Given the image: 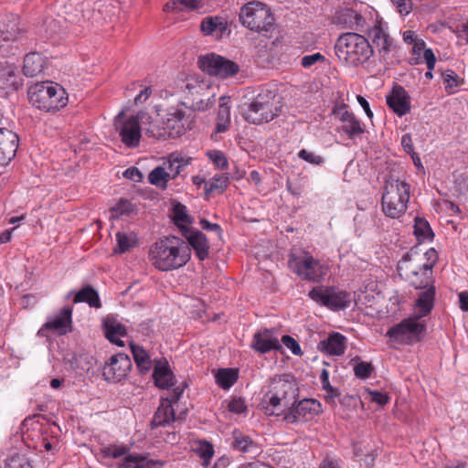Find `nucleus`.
I'll use <instances>...</instances> for the list:
<instances>
[{"instance_id":"obj_37","label":"nucleus","mask_w":468,"mask_h":468,"mask_svg":"<svg viewBox=\"0 0 468 468\" xmlns=\"http://www.w3.org/2000/svg\"><path fill=\"white\" fill-rule=\"evenodd\" d=\"M131 351L140 372H149L152 368V359L146 350L138 345L131 344Z\"/></svg>"},{"instance_id":"obj_23","label":"nucleus","mask_w":468,"mask_h":468,"mask_svg":"<svg viewBox=\"0 0 468 468\" xmlns=\"http://www.w3.org/2000/svg\"><path fill=\"white\" fill-rule=\"evenodd\" d=\"M340 130L349 138L360 136L365 133L364 124L351 112L346 110V105L339 112Z\"/></svg>"},{"instance_id":"obj_6","label":"nucleus","mask_w":468,"mask_h":468,"mask_svg":"<svg viewBox=\"0 0 468 468\" xmlns=\"http://www.w3.org/2000/svg\"><path fill=\"white\" fill-rule=\"evenodd\" d=\"M30 103L45 112H57L68 103L65 89L52 82H41L31 86L28 90Z\"/></svg>"},{"instance_id":"obj_39","label":"nucleus","mask_w":468,"mask_h":468,"mask_svg":"<svg viewBox=\"0 0 468 468\" xmlns=\"http://www.w3.org/2000/svg\"><path fill=\"white\" fill-rule=\"evenodd\" d=\"M117 249L114 250L118 253H125L131 249L138 246V239L134 232H117L116 233Z\"/></svg>"},{"instance_id":"obj_22","label":"nucleus","mask_w":468,"mask_h":468,"mask_svg":"<svg viewBox=\"0 0 468 468\" xmlns=\"http://www.w3.org/2000/svg\"><path fill=\"white\" fill-rule=\"evenodd\" d=\"M333 23L341 26L343 28L362 31L366 26V19L357 11L344 8L335 13Z\"/></svg>"},{"instance_id":"obj_48","label":"nucleus","mask_w":468,"mask_h":468,"mask_svg":"<svg viewBox=\"0 0 468 468\" xmlns=\"http://www.w3.org/2000/svg\"><path fill=\"white\" fill-rule=\"evenodd\" d=\"M134 210L133 205L127 199H121L111 208L112 218H119L122 216H130Z\"/></svg>"},{"instance_id":"obj_32","label":"nucleus","mask_w":468,"mask_h":468,"mask_svg":"<svg viewBox=\"0 0 468 468\" xmlns=\"http://www.w3.org/2000/svg\"><path fill=\"white\" fill-rule=\"evenodd\" d=\"M228 29V24L221 16H206L200 24V31L204 36L220 38Z\"/></svg>"},{"instance_id":"obj_52","label":"nucleus","mask_w":468,"mask_h":468,"mask_svg":"<svg viewBox=\"0 0 468 468\" xmlns=\"http://www.w3.org/2000/svg\"><path fill=\"white\" fill-rule=\"evenodd\" d=\"M208 158L212 161V163L219 169H227L228 168V160L225 154L218 150H212L207 152Z\"/></svg>"},{"instance_id":"obj_44","label":"nucleus","mask_w":468,"mask_h":468,"mask_svg":"<svg viewBox=\"0 0 468 468\" xmlns=\"http://www.w3.org/2000/svg\"><path fill=\"white\" fill-rule=\"evenodd\" d=\"M194 451L203 461V465H208L211 458L214 455L213 445L206 441H198L196 442V447L194 448Z\"/></svg>"},{"instance_id":"obj_28","label":"nucleus","mask_w":468,"mask_h":468,"mask_svg":"<svg viewBox=\"0 0 468 468\" xmlns=\"http://www.w3.org/2000/svg\"><path fill=\"white\" fill-rule=\"evenodd\" d=\"M102 324L106 338L118 346H123L124 341L121 337L127 335L126 327L113 316L105 317Z\"/></svg>"},{"instance_id":"obj_42","label":"nucleus","mask_w":468,"mask_h":468,"mask_svg":"<svg viewBox=\"0 0 468 468\" xmlns=\"http://www.w3.org/2000/svg\"><path fill=\"white\" fill-rule=\"evenodd\" d=\"M414 234L419 241L431 240L433 237L432 230L428 221L421 218H415Z\"/></svg>"},{"instance_id":"obj_7","label":"nucleus","mask_w":468,"mask_h":468,"mask_svg":"<svg viewBox=\"0 0 468 468\" xmlns=\"http://www.w3.org/2000/svg\"><path fill=\"white\" fill-rule=\"evenodd\" d=\"M288 267L301 280L314 283L320 282L328 271L324 262L306 250L292 252L289 255Z\"/></svg>"},{"instance_id":"obj_10","label":"nucleus","mask_w":468,"mask_h":468,"mask_svg":"<svg viewBox=\"0 0 468 468\" xmlns=\"http://www.w3.org/2000/svg\"><path fill=\"white\" fill-rule=\"evenodd\" d=\"M309 297L332 310L346 309L352 302L351 293L334 287H314L309 292Z\"/></svg>"},{"instance_id":"obj_55","label":"nucleus","mask_w":468,"mask_h":468,"mask_svg":"<svg viewBox=\"0 0 468 468\" xmlns=\"http://www.w3.org/2000/svg\"><path fill=\"white\" fill-rule=\"evenodd\" d=\"M324 391V401L332 407L336 406V399H339L341 393L338 388H334L331 384L322 388Z\"/></svg>"},{"instance_id":"obj_50","label":"nucleus","mask_w":468,"mask_h":468,"mask_svg":"<svg viewBox=\"0 0 468 468\" xmlns=\"http://www.w3.org/2000/svg\"><path fill=\"white\" fill-rule=\"evenodd\" d=\"M217 121L230 123V106L229 105V98L224 96L220 97Z\"/></svg>"},{"instance_id":"obj_40","label":"nucleus","mask_w":468,"mask_h":468,"mask_svg":"<svg viewBox=\"0 0 468 468\" xmlns=\"http://www.w3.org/2000/svg\"><path fill=\"white\" fill-rule=\"evenodd\" d=\"M153 462L142 455L125 456L118 464V468H151Z\"/></svg>"},{"instance_id":"obj_16","label":"nucleus","mask_w":468,"mask_h":468,"mask_svg":"<svg viewBox=\"0 0 468 468\" xmlns=\"http://www.w3.org/2000/svg\"><path fill=\"white\" fill-rule=\"evenodd\" d=\"M122 112H120L115 120V127L119 133L122 142L129 148H135L140 144L141 129L138 120L132 116L122 120Z\"/></svg>"},{"instance_id":"obj_35","label":"nucleus","mask_w":468,"mask_h":468,"mask_svg":"<svg viewBox=\"0 0 468 468\" xmlns=\"http://www.w3.org/2000/svg\"><path fill=\"white\" fill-rule=\"evenodd\" d=\"M45 64V58L41 54L29 53L24 58L23 72L27 77H36L43 71Z\"/></svg>"},{"instance_id":"obj_45","label":"nucleus","mask_w":468,"mask_h":468,"mask_svg":"<svg viewBox=\"0 0 468 468\" xmlns=\"http://www.w3.org/2000/svg\"><path fill=\"white\" fill-rule=\"evenodd\" d=\"M173 220L175 224L179 228H184L186 225L191 223V218L187 214L186 207L177 203L173 207Z\"/></svg>"},{"instance_id":"obj_57","label":"nucleus","mask_w":468,"mask_h":468,"mask_svg":"<svg viewBox=\"0 0 468 468\" xmlns=\"http://www.w3.org/2000/svg\"><path fill=\"white\" fill-rule=\"evenodd\" d=\"M282 343L289 348L295 356H302L303 352L298 342L291 335H285L282 336Z\"/></svg>"},{"instance_id":"obj_49","label":"nucleus","mask_w":468,"mask_h":468,"mask_svg":"<svg viewBox=\"0 0 468 468\" xmlns=\"http://www.w3.org/2000/svg\"><path fill=\"white\" fill-rule=\"evenodd\" d=\"M5 468H32V465L25 454L15 453L6 459Z\"/></svg>"},{"instance_id":"obj_59","label":"nucleus","mask_w":468,"mask_h":468,"mask_svg":"<svg viewBox=\"0 0 468 468\" xmlns=\"http://www.w3.org/2000/svg\"><path fill=\"white\" fill-rule=\"evenodd\" d=\"M393 5L397 8V11L401 16L409 15L412 10L411 0H390Z\"/></svg>"},{"instance_id":"obj_11","label":"nucleus","mask_w":468,"mask_h":468,"mask_svg":"<svg viewBox=\"0 0 468 468\" xmlns=\"http://www.w3.org/2000/svg\"><path fill=\"white\" fill-rule=\"evenodd\" d=\"M155 109L162 120V124L165 126L167 138H178L186 132L187 126L185 120L186 111L184 104L178 103L169 106L163 111L164 113H160L161 110L158 106Z\"/></svg>"},{"instance_id":"obj_15","label":"nucleus","mask_w":468,"mask_h":468,"mask_svg":"<svg viewBox=\"0 0 468 468\" xmlns=\"http://www.w3.org/2000/svg\"><path fill=\"white\" fill-rule=\"evenodd\" d=\"M132 368L130 357L123 353H118L110 357L102 368V376L108 382L118 383L124 379Z\"/></svg>"},{"instance_id":"obj_38","label":"nucleus","mask_w":468,"mask_h":468,"mask_svg":"<svg viewBox=\"0 0 468 468\" xmlns=\"http://www.w3.org/2000/svg\"><path fill=\"white\" fill-rule=\"evenodd\" d=\"M239 372L235 368H220L215 373V381L223 389H229L238 380Z\"/></svg>"},{"instance_id":"obj_8","label":"nucleus","mask_w":468,"mask_h":468,"mask_svg":"<svg viewBox=\"0 0 468 468\" xmlns=\"http://www.w3.org/2000/svg\"><path fill=\"white\" fill-rule=\"evenodd\" d=\"M239 18L243 27L260 34L265 35L275 29L273 15L265 4L259 1L242 5Z\"/></svg>"},{"instance_id":"obj_62","label":"nucleus","mask_w":468,"mask_h":468,"mask_svg":"<svg viewBox=\"0 0 468 468\" xmlns=\"http://www.w3.org/2000/svg\"><path fill=\"white\" fill-rule=\"evenodd\" d=\"M132 117L138 120L140 129H143L144 131V127H147L149 124H151V122H153L152 116L145 112H140L137 113V115H133Z\"/></svg>"},{"instance_id":"obj_20","label":"nucleus","mask_w":468,"mask_h":468,"mask_svg":"<svg viewBox=\"0 0 468 468\" xmlns=\"http://www.w3.org/2000/svg\"><path fill=\"white\" fill-rule=\"evenodd\" d=\"M72 309L62 308L55 316L49 317L38 331V335H44L45 330H51L58 335H66L71 330Z\"/></svg>"},{"instance_id":"obj_18","label":"nucleus","mask_w":468,"mask_h":468,"mask_svg":"<svg viewBox=\"0 0 468 468\" xmlns=\"http://www.w3.org/2000/svg\"><path fill=\"white\" fill-rule=\"evenodd\" d=\"M250 347L260 354L281 350L282 345L274 329H263L254 334Z\"/></svg>"},{"instance_id":"obj_51","label":"nucleus","mask_w":468,"mask_h":468,"mask_svg":"<svg viewBox=\"0 0 468 468\" xmlns=\"http://www.w3.org/2000/svg\"><path fill=\"white\" fill-rule=\"evenodd\" d=\"M144 132L149 137H153L159 140H166V132L164 124L162 126L151 122L147 127H144Z\"/></svg>"},{"instance_id":"obj_17","label":"nucleus","mask_w":468,"mask_h":468,"mask_svg":"<svg viewBox=\"0 0 468 468\" xmlns=\"http://www.w3.org/2000/svg\"><path fill=\"white\" fill-rule=\"evenodd\" d=\"M22 80L18 66L13 63L0 66V96L16 90L22 86Z\"/></svg>"},{"instance_id":"obj_43","label":"nucleus","mask_w":468,"mask_h":468,"mask_svg":"<svg viewBox=\"0 0 468 468\" xmlns=\"http://www.w3.org/2000/svg\"><path fill=\"white\" fill-rule=\"evenodd\" d=\"M148 180L152 185L157 187L165 188L167 182L171 180V178L166 173V168L165 166H156L149 173Z\"/></svg>"},{"instance_id":"obj_5","label":"nucleus","mask_w":468,"mask_h":468,"mask_svg":"<svg viewBox=\"0 0 468 468\" xmlns=\"http://www.w3.org/2000/svg\"><path fill=\"white\" fill-rule=\"evenodd\" d=\"M410 197V185L394 176L384 182L381 207L383 213L390 218H399L407 209Z\"/></svg>"},{"instance_id":"obj_64","label":"nucleus","mask_w":468,"mask_h":468,"mask_svg":"<svg viewBox=\"0 0 468 468\" xmlns=\"http://www.w3.org/2000/svg\"><path fill=\"white\" fill-rule=\"evenodd\" d=\"M401 145L404 151L409 154H415L414 146L410 134L406 133L401 138Z\"/></svg>"},{"instance_id":"obj_54","label":"nucleus","mask_w":468,"mask_h":468,"mask_svg":"<svg viewBox=\"0 0 468 468\" xmlns=\"http://www.w3.org/2000/svg\"><path fill=\"white\" fill-rule=\"evenodd\" d=\"M374 370L373 366L367 362H359L354 367L355 376L358 378H368Z\"/></svg>"},{"instance_id":"obj_47","label":"nucleus","mask_w":468,"mask_h":468,"mask_svg":"<svg viewBox=\"0 0 468 468\" xmlns=\"http://www.w3.org/2000/svg\"><path fill=\"white\" fill-rule=\"evenodd\" d=\"M441 75L446 91L449 94L454 93L456 89L461 85L462 80L452 69H447L443 71Z\"/></svg>"},{"instance_id":"obj_41","label":"nucleus","mask_w":468,"mask_h":468,"mask_svg":"<svg viewBox=\"0 0 468 468\" xmlns=\"http://www.w3.org/2000/svg\"><path fill=\"white\" fill-rule=\"evenodd\" d=\"M229 184V177L226 174L214 176L210 180L205 182V189L207 193H222Z\"/></svg>"},{"instance_id":"obj_24","label":"nucleus","mask_w":468,"mask_h":468,"mask_svg":"<svg viewBox=\"0 0 468 468\" xmlns=\"http://www.w3.org/2000/svg\"><path fill=\"white\" fill-rule=\"evenodd\" d=\"M231 447L249 457H256L261 452V446L257 441L242 431L235 430L232 433Z\"/></svg>"},{"instance_id":"obj_61","label":"nucleus","mask_w":468,"mask_h":468,"mask_svg":"<svg viewBox=\"0 0 468 468\" xmlns=\"http://www.w3.org/2000/svg\"><path fill=\"white\" fill-rule=\"evenodd\" d=\"M246 408L245 401L241 398H233L229 403V410L233 413L240 414L246 410Z\"/></svg>"},{"instance_id":"obj_2","label":"nucleus","mask_w":468,"mask_h":468,"mask_svg":"<svg viewBox=\"0 0 468 468\" xmlns=\"http://www.w3.org/2000/svg\"><path fill=\"white\" fill-rule=\"evenodd\" d=\"M148 258L155 269L169 271L185 266L191 258V250L178 238H165L151 246Z\"/></svg>"},{"instance_id":"obj_30","label":"nucleus","mask_w":468,"mask_h":468,"mask_svg":"<svg viewBox=\"0 0 468 468\" xmlns=\"http://www.w3.org/2000/svg\"><path fill=\"white\" fill-rule=\"evenodd\" d=\"M420 292L415 303L414 315L417 318L427 316L434 306L435 286H431L420 290Z\"/></svg>"},{"instance_id":"obj_29","label":"nucleus","mask_w":468,"mask_h":468,"mask_svg":"<svg viewBox=\"0 0 468 468\" xmlns=\"http://www.w3.org/2000/svg\"><path fill=\"white\" fill-rule=\"evenodd\" d=\"M317 348L330 356H341L346 348V337L340 333H331L318 344Z\"/></svg>"},{"instance_id":"obj_3","label":"nucleus","mask_w":468,"mask_h":468,"mask_svg":"<svg viewBox=\"0 0 468 468\" xmlns=\"http://www.w3.org/2000/svg\"><path fill=\"white\" fill-rule=\"evenodd\" d=\"M281 102L276 94L269 90L259 92L240 105L243 119L252 124L268 123L278 117Z\"/></svg>"},{"instance_id":"obj_58","label":"nucleus","mask_w":468,"mask_h":468,"mask_svg":"<svg viewBox=\"0 0 468 468\" xmlns=\"http://www.w3.org/2000/svg\"><path fill=\"white\" fill-rule=\"evenodd\" d=\"M324 56L317 52L311 55L303 56L301 60V64L303 68L308 69L311 68L313 65L318 62H324Z\"/></svg>"},{"instance_id":"obj_9","label":"nucleus","mask_w":468,"mask_h":468,"mask_svg":"<svg viewBox=\"0 0 468 468\" xmlns=\"http://www.w3.org/2000/svg\"><path fill=\"white\" fill-rule=\"evenodd\" d=\"M420 318L412 315L409 318L403 319L400 323L390 327L387 335L392 340L401 343L410 344L411 342H419L423 337L426 331V324L420 322Z\"/></svg>"},{"instance_id":"obj_26","label":"nucleus","mask_w":468,"mask_h":468,"mask_svg":"<svg viewBox=\"0 0 468 468\" xmlns=\"http://www.w3.org/2000/svg\"><path fill=\"white\" fill-rule=\"evenodd\" d=\"M153 378L155 386L160 388H169L175 386V375L170 369L168 361L165 358H160L155 361Z\"/></svg>"},{"instance_id":"obj_60","label":"nucleus","mask_w":468,"mask_h":468,"mask_svg":"<svg viewBox=\"0 0 468 468\" xmlns=\"http://www.w3.org/2000/svg\"><path fill=\"white\" fill-rule=\"evenodd\" d=\"M186 387V383L176 387L175 388H173V390L169 393V395L166 398H163L161 400H167L169 401V404L174 407V405L176 404L180 399Z\"/></svg>"},{"instance_id":"obj_31","label":"nucleus","mask_w":468,"mask_h":468,"mask_svg":"<svg viewBox=\"0 0 468 468\" xmlns=\"http://www.w3.org/2000/svg\"><path fill=\"white\" fill-rule=\"evenodd\" d=\"M387 103L399 116L405 115L410 110L409 95L402 87L393 89L392 93L387 97Z\"/></svg>"},{"instance_id":"obj_4","label":"nucleus","mask_w":468,"mask_h":468,"mask_svg":"<svg viewBox=\"0 0 468 468\" xmlns=\"http://www.w3.org/2000/svg\"><path fill=\"white\" fill-rule=\"evenodd\" d=\"M335 52L338 59L346 66L357 67L369 60L374 49L367 38L361 34L347 32L336 39Z\"/></svg>"},{"instance_id":"obj_34","label":"nucleus","mask_w":468,"mask_h":468,"mask_svg":"<svg viewBox=\"0 0 468 468\" xmlns=\"http://www.w3.org/2000/svg\"><path fill=\"white\" fill-rule=\"evenodd\" d=\"M192 158L184 156L178 153H172L164 163L166 173L171 179L178 176L185 168L190 165Z\"/></svg>"},{"instance_id":"obj_46","label":"nucleus","mask_w":468,"mask_h":468,"mask_svg":"<svg viewBox=\"0 0 468 468\" xmlns=\"http://www.w3.org/2000/svg\"><path fill=\"white\" fill-rule=\"evenodd\" d=\"M130 448L124 445L111 444L101 450V453L105 458L118 459L120 457L125 458L129 454Z\"/></svg>"},{"instance_id":"obj_19","label":"nucleus","mask_w":468,"mask_h":468,"mask_svg":"<svg viewBox=\"0 0 468 468\" xmlns=\"http://www.w3.org/2000/svg\"><path fill=\"white\" fill-rule=\"evenodd\" d=\"M186 411H181L176 415L175 408L167 400H161L151 421L152 428L169 426L176 421H183Z\"/></svg>"},{"instance_id":"obj_1","label":"nucleus","mask_w":468,"mask_h":468,"mask_svg":"<svg viewBox=\"0 0 468 468\" xmlns=\"http://www.w3.org/2000/svg\"><path fill=\"white\" fill-rule=\"evenodd\" d=\"M299 398V388L290 375L276 376L271 379L261 407L268 416H283Z\"/></svg>"},{"instance_id":"obj_53","label":"nucleus","mask_w":468,"mask_h":468,"mask_svg":"<svg viewBox=\"0 0 468 468\" xmlns=\"http://www.w3.org/2000/svg\"><path fill=\"white\" fill-rule=\"evenodd\" d=\"M298 157L309 164L315 165H322L324 163V158L323 156L316 154L315 153L307 151L306 149L300 150L298 153Z\"/></svg>"},{"instance_id":"obj_14","label":"nucleus","mask_w":468,"mask_h":468,"mask_svg":"<svg viewBox=\"0 0 468 468\" xmlns=\"http://www.w3.org/2000/svg\"><path fill=\"white\" fill-rule=\"evenodd\" d=\"M399 270H405L406 279L416 290L434 286L432 278V265L424 263L420 266H413L411 263L403 261L399 266Z\"/></svg>"},{"instance_id":"obj_13","label":"nucleus","mask_w":468,"mask_h":468,"mask_svg":"<svg viewBox=\"0 0 468 468\" xmlns=\"http://www.w3.org/2000/svg\"><path fill=\"white\" fill-rule=\"evenodd\" d=\"M321 404L314 399H303L293 402L282 416L289 424H298L312 420L320 412Z\"/></svg>"},{"instance_id":"obj_25","label":"nucleus","mask_w":468,"mask_h":468,"mask_svg":"<svg viewBox=\"0 0 468 468\" xmlns=\"http://www.w3.org/2000/svg\"><path fill=\"white\" fill-rule=\"evenodd\" d=\"M368 37L371 38L373 45L377 48L380 58H386L393 47V40L388 33L378 24L375 25L368 31Z\"/></svg>"},{"instance_id":"obj_12","label":"nucleus","mask_w":468,"mask_h":468,"mask_svg":"<svg viewBox=\"0 0 468 468\" xmlns=\"http://www.w3.org/2000/svg\"><path fill=\"white\" fill-rule=\"evenodd\" d=\"M198 66L204 72L221 79L234 76L239 70L236 62L215 53L200 56Z\"/></svg>"},{"instance_id":"obj_33","label":"nucleus","mask_w":468,"mask_h":468,"mask_svg":"<svg viewBox=\"0 0 468 468\" xmlns=\"http://www.w3.org/2000/svg\"><path fill=\"white\" fill-rule=\"evenodd\" d=\"M188 247L190 246L196 252L199 261H204L208 257L209 243L206 235L198 230H194L186 236Z\"/></svg>"},{"instance_id":"obj_56","label":"nucleus","mask_w":468,"mask_h":468,"mask_svg":"<svg viewBox=\"0 0 468 468\" xmlns=\"http://www.w3.org/2000/svg\"><path fill=\"white\" fill-rule=\"evenodd\" d=\"M366 391L369 395L370 401L377 403L379 406H385L389 401V397L385 392L372 390L369 388L366 389Z\"/></svg>"},{"instance_id":"obj_36","label":"nucleus","mask_w":468,"mask_h":468,"mask_svg":"<svg viewBox=\"0 0 468 468\" xmlns=\"http://www.w3.org/2000/svg\"><path fill=\"white\" fill-rule=\"evenodd\" d=\"M73 302L74 303H86L90 307L97 309L101 307V303L98 292L91 285H86L78 292H76Z\"/></svg>"},{"instance_id":"obj_63","label":"nucleus","mask_w":468,"mask_h":468,"mask_svg":"<svg viewBox=\"0 0 468 468\" xmlns=\"http://www.w3.org/2000/svg\"><path fill=\"white\" fill-rule=\"evenodd\" d=\"M200 226L205 230L216 232L218 238H220L222 235V229L220 226L217 223H211L207 219H201Z\"/></svg>"},{"instance_id":"obj_27","label":"nucleus","mask_w":468,"mask_h":468,"mask_svg":"<svg viewBox=\"0 0 468 468\" xmlns=\"http://www.w3.org/2000/svg\"><path fill=\"white\" fill-rule=\"evenodd\" d=\"M25 28L21 24L19 16L9 15L5 17L1 29V38L3 41H17L23 37Z\"/></svg>"},{"instance_id":"obj_21","label":"nucleus","mask_w":468,"mask_h":468,"mask_svg":"<svg viewBox=\"0 0 468 468\" xmlns=\"http://www.w3.org/2000/svg\"><path fill=\"white\" fill-rule=\"evenodd\" d=\"M18 136L14 132L0 128V165H5L16 156Z\"/></svg>"}]
</instances>
